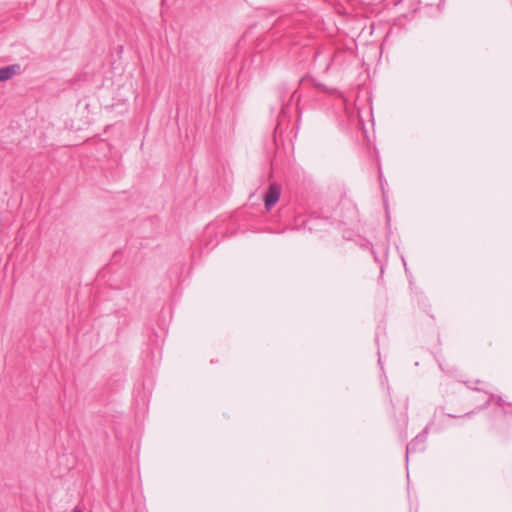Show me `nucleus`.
I'll use <instances>...</instances> for the list:
<instances>
[{"label": "nucleus", "instance_id": "f257e3e1", "mask_svg": "<svg viewBox=\"0 0 512 512\" xmlns=\"http://www.w3.org/2000/svg\"><path fill=\"white\" fill-rule=\"evenodd\" d=\"M281 196V187L277 183H271L267 192L264 195V205L267 211H270L273 206L279 201Z\"/></svg>", "mask_w": 512, "mask_h": 512}, {"label": "nucleus", "instance_id": "f03ea898", "mask_svg": "<svg viewBox=\"0 0 512 512\" xmlns=\"http://www.w3.org/2000/svg\"><path fill=\"white\" fill-rule=\"evenodd\" d=\"M276 90L279 97V101L281 102L282 105V109L284 110V107L290 104L296 90L289 87L285 83L280 84Z\"/></svg>", "mask_w": 512, "mask_h": 512}, {"label": "nucleus", "instance_id": "7ed1b4c3", "mask_svg": "<svg viewBox=\"0 0 512 512\" xmlns=\"http://www.w3.org/2000/svg\"><path fill=\"white\" fill-rule=\"evenodd\" d=\"M20 71L19 64L7 65L5 67L0 68V82L6 81L12 78L16 73Z\"/></svg>", "mask_w": 512, "mask_h": 512}, {"label": "nucleus", "instance_id": "20e7f679", "mask_svg": "<svg viewBox=\"0 0 512 512\" xmlns=\"http://www.w3.org/2000/svg\"><path fill=\"white\" fill-rule=\"evenodd\" d=\"M430 427H431V424H427L425 426V428L418 434L416 435L410 445H412L414 448L419 446V445H422L426 442V439H427V435H428V432L430 430Z\"/></svg>", "mask_w": 512, "mask_h": 512}, {"label": "nucleus", "instance_id": "39448f33", "mask_svg": "<svg viewBox=\"0 0 512 512\" xmlns=\"http://www.w3.org/2000/svg\"><path fill=\"white\" fill-rule=\"evenodd\" d=\"M416 452H418V450H405V460H406V463L408 464V461H409V457L413 454H415Z\"/></svg>", "mask_w": 512, "mask_h": 512}, {"label": "nucleus", "instance_id": "423d86ee", "mask_svg": "<svg viewBox=\"0 0 512 512\" xmlns=\"http://www.w3.org/2000/svg\"><path fill=\"white\" fill-rule=\"evenodd\" d=\"M493 395H488L487 396V399L485 400V402L483 403V405L481 406V408H486L490 405L491 403V399H492Z\"/></svg>", "mask_w": 512, "mask_h": 512}, {"label": "nucleus", "instance_id": "0eeeda50", "mask_svg": "<svg viewBox=\"0 0 512 512\" xmlns=\"http://www.w3.org/2000/svg\"><path fill=\"white\" fill-rule=\"evenodd\" d=\"M72 512H82V510L76 507L72 510Z\"/></svg>", "mask_w": 512, "mask_h": 512}]
</instances>
